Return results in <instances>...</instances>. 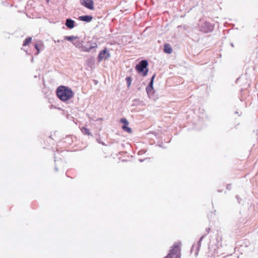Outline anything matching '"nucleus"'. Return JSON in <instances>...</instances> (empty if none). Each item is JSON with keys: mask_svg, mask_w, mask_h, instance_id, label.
<instances>
[{"mask_svg": "<svg viewBox=\"0 0 258 258\" xmlns=\"http://www.w3.org/2000/svg\"><path fill=\"white\" fill-rule=\"evenodd\" d=\"M58 98L62 101H67L74 96L73 91L68 87L60 86L56 90Z\"/></svg>", "mask_w": 258, "mask_h": 258, "instance_id": "f257e3e1", "label": "nucleus"}, {"mask_svg": "<svg viewBox=\"0 0 258 258\" xmlns=\"http://www.w3.org/2000/svg\"><path fill=\"white\" fill-rule=\"evenodd\" d=\"M181 245L180 242L174 243L169 253L164 258H181Z\"/></svg>", "mask_w": 258, "mask_h": 258, "instance_id": "f03ea898", "label": "nucleus"}, {"mask_svg": "<svg viewBox=\"0 0 258 258\" xmlns=\"http://www.w3.org/2000/svg\"><path fill=\"white\" fill-rule=\"evenodd\" d=\"M147 66L148 61L146 60H143L136 66V70L139 73L142 74L143 76H146L148 72Z\"/></svg>", "mask_w": 258, "mask_h": 258, "instance_id": "7ed1b4c3", "label": "nucleus"}, {"mask_svg": "<svg viewBox=\"0 0 258 258\" xmlns=\"http://www.w3.org/2000/svg\"><path fill=\"white\" fill-rule=\"evenodd\" d=\"M199 27L200 31L205 33L212 32L214 28V26L208 22L202 23Z\"/></svg>", "mask_w": 258, "mask_h": 258, "instance_id": "20e7f679", "label": "nucleus"}, {"mask_svg": "<svg viewBox=\"0 0 258 258\" xmlns=\"http://www.w3.org/2000/svg\"><path fill=\"white\" fill-rule=\"evenodd\" d=\"M205 237L204 235H203L201 237L199 240L198 241L196 244L192 245L191 248L190 249V252H194L195 255L197 256L198 255L199 251L200 250V248L201 246V242Z\"/></svg>", "mask_w": 258, "mask_h": 258, "instance_id": "39448f33", "label": "nucleus"}, {"mask_svg": "<svg viewBox=\"0 0 258 258\" xmlns=\"http://www.w3.org/2000/svg\"><path fill=\"white\" fill-rule=\"evenodd\" d=\"M80 3L82 6L88 9L92 10L94 9L93 0H80Z\"/></svg>", "mask_w": 258, "mask_h": 258, "instance_id": "423d86ee", "label": "nucleus"}, {"mask_svg": "<svg viewBox=\"0 0 258 258\" xmlns=\"http://www.w3.org/2000/svg\"><path fill=\"white\" fill-rule=\"evenodd\" d=\"M120 122L123 124V125L122 126V128L124 131L128 133H131L132 132L131 128L128 126V122L125 118H121Z\"/></svg>", "mask_w": 258, "mask_h": 258, "instance_id": "0eeeda50", "label": "nucleus"}, {"mask_svg": "<svg viewBox=\"0 0 258 258\" xmlns=\"http://www.w3.org/2000/svg\"><path fill=\"white\" fill-rule=\"evenodd\" d=\"M109 54L107 52L105 49L100 52L98 56V60L101 61L104 59H107L109 57Z\"/></svg>", "mask_w": 258, "mask_h": 258, "instance_id": "6e6552de", "label": "nucleus"}, {"mask_svg": "<svg viewBox=\"0 0 258 258\" xmlns=\"http://www.w3.org/2000/svg\"><path fill=\"white\" fill-rule=\"evenodd\" d=\"M172 48L169 44L165 43L164 45L163 51L165 53L167 54H171L172 52Z\"/></svg>", "mask_w": 258, "mask_h": 258, "instance_id": "1a4fd4ad", "label": "nucleus"}, {"mask_svg": "<svg viewBox=\"0 0 258 258\" xmlns=\"http://www.w3.org/2000/svg\"><path fill=\"white\" fill-rule=\"evenodd\" d=\"M93 19V17L91 16L85 15L79 17V20L82 21L89 22Z\"/></svg>", "mask_w": 258, "mask_h": 258, "instance_id": "9d476101", "label": "nucleus"}, {"mask_svg": "<svg viewBox=\"0 0 258 258\" xmlns=\"http://www.w3.org/2000/svg\"><path fill=\"white\" fill-rule=\"evenodd\" d=\"M66 25L68 28L72 29L75 26V22L71 19H68L66 20Z\"/></svg>", "mask_w": 258, "mask_h": 258, "instance_id": "9b49d317", "label": "nucleus"}, {"mask_svg": "<svg viewBox=\"0 0 258 258\" xmlns=\"http://www.w3.org/2000/svg\"><path fill=\"white\" fill-rule=\"evenodd\" d=\"M73 44L77 47H81L82 46V42L79 39L78 37H76V39L73 41Z\"/></svg>", "mask_w": 258, "mask_h": 258, "instance_id": "f8f14e48", "label": "nucleus"}, {"mask_svg": "<svg viewBox=\"0 0 258 258\" xmlns=\"http://www.w3.org/2000/svg\"><path fill=\"white\" fill-rule=\"evenodd\" d=\"M81 131L84 135L88 136L91 135L90 130L86 127H82L81 128Z\"/></svg>", "mask_w": 258, "mask_h": 258, "instance_id": "ddd939ff", "label": "nucleus"}, {"mask_svg": "<svg viewBox=\"0 0 258 258\" xmlns=\"http://www.w3.org/2000/svg\"><path fill=\"white\" fill-rule=\"evenodd\" d=\"M31 41L32 38L31 37H28L24 41L23 45L25 46L29 45V44L31 42Z\"/></svg>", "mask_w": 258, "mask_h": 258, "instance_id": "4468645a", "label": "nucleus"}, {"mask_svg": "<svg viewBox=\"0 0 258 258\" xmlns=\"http://www.w3.org/2000/svg\"><path fill=\"white\" fill-rule=\"evenodd\" d=\"M76 36H65L64 39L67 40L68 41H72V42H73V41H74V40L76 39Z\"/></svg>", "mask_w": 258, "mask_h": 258, "instance_id": "2eb2a0df", "label": "nucleus"}, {"mask_svg": "<svg viewBox=\"0 0 258 258\" xmlns=\"http://www.w3.org/2000/svg\"><path fill=\"white\" fill-rule=\"evenodd\" d=\"M126 81L127 84V87L129 88L131 85L132 82V78L130 77H127L126 78Z\"/></svg>", "mask_w": 258, "mask_h": 258, "instance_id": "dca6fc26", "label": "nucleus"}, {"mask_svg": "<svg viewBox=\"0 0 258 258\" xmlns=\"http://www.w3.org/2000/svg\"><path fill=\"white\" fill-rule=\"evenodd\" d=\"M35 47L36 49L37 50L36 54H38L39 53V52H40V49H39V48L38 47V45L36 44L35 45Z\"/></svg>", "mask_w": 258, "mask_h": 258, "instance_id": "f3484780", "label": "nucleus"}, {"mask_svg": "<svg viewBox=\"0 0 258 258\" xmlns=\"http://www.w3.org/2000/svg\"><path fill=\"white\" fill-rule=\"evenodd\" d=\"M231 188V184H228L227 185V187H226V188L228 190H230Z\"/></svg>", "mask_w": 258, "mask_h": 258, "instance_id": "a211bd4d", "label": "nucleus"}, {"mask_svg": "<svg viewBox=\"0 0 258 258\" xmlns=\"http://www.w3.org/2000/svg\"><path fill=\"white\" fill-rule=\"evenodd\" d=\"M150 86H151V87H152V81L151 82L149 86L147 88V91H149Z\"/></svg>", "mask_w": 258, "mask_h": 258, "instance_id": "6ab92c4d", "label": "nucleus"}, {"mask_svg": "<svg viewBox=\"0 0 258 258\" xmlns=\"http://www.w3.org/2000/svg\"><path fill=\"white\" fill-rule=\"evenodd\" d=\"M206 231L207 233H208L210 231V228H206Z\"/></svg>", "mask_w": 258, "mask_h": 258, "instance_id": "aec40b11", "label": "nucleus"}, {"mask_svg": "<svg viewBox=\"0 0 258 258\" xmlns=\"http://www.w3.org/2000/svg\"><path fill=\"white\" fill-rule=\"evenodd\" d=\"M231 46H232V47H234V45H233V43H231L230 44Z\"/></svg>", "mask_w": 258, "mask_h": 258, "instance_id": "412c9836", "label": "nucleus"}, {"mask_svg": "<svg viewBox=\"0 0 258 258\" xmlns=\"http://www.w3.org/2000/svg\"><path fill=\"white\" fill-rule=\"evenodd\" d=\"M166 12H167V11H165V12H163V13H162V14H165V13H166Z\"/></svg>", "mask_w": 258, "mask_h": 258, "instance_id": "4be33fe9", "label": "nucleus"}, {"mask_svg": "<svg viewBox=\"0 0 258 258\" xmlns=\"http://www.w3.org/2000/svg\"><path fill=\"white\" fill-rule=\"evenodd\" d=\"M235 114H238V112H237V111H236V112H235Z\"/></svg>", "mask_w": 258, "mask_h": 258, "instance_id": "5701e85b", "label": "nucleus"}, {"mask_svg": "<svg viewBox=\"0 0 258 258\" xmlns=\"http://www.w3.org/2000/svg\"><path fill=\"white\" fill-rule=\"evenodd\" d=\"M208 233H206L205 235H204L205 236H206V235H207Z\"/></svg>", "mask_w": 258, "mask_h": 258, "instance_id": "b1692460", "label": "nucleus"}, {"mask_svg": "<svg viewBox=\"0 0 258 258\" xmlns=\"http://www.w3.org/2000/svg\"><path fill=\"white\" fill-rule=\"evenodd\" d=\"M49 0H47V1H48Z\"/></svg>", "mask_w": 258, "mask_h": 258, "instance_id": "393cba45", "label": "nucleus"}]
</instances>
